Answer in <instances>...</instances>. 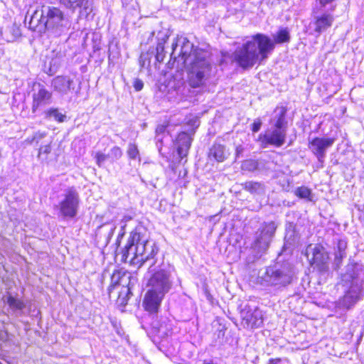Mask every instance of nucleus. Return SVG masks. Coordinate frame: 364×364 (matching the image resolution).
I'll use <instances>...</instances> for the list:
<instances>
[{
    "label": "nucleus",
    "mask_w": 364,
    "mask_h": 364,
    "mask_svg": "<svg viewBox=\"0 0 364 364\" xmlns=\"http://www.w3.org/2000/svg\"><path fill=\"white\" fill-rule=\"evenodd\" d=\"M289 40L290 36L287 29L280 30L274 36V41L266 35L257 33L235 50L233 59L242 68H252L268 58L275 43H287Z\"/></svg>",
    "instance_id": "f03ea898"
},
{
    "label": "nucleus",
    "mask_w": 364,
    "mask_h": 364,
    "mask_svg": "<svg viewBox=\"0 0 364 364\" xmlns=\"http://www.w3.org/2000/svg\"><path fill=\"white\" fill-rule=\"evenodd\" d=\"M50 151H51V147L49 144H48V145L42 146L39 149V153L48 154L50 152Z\"/></svg>",
    "instance_id": "c9c22d12"
},
{
    "label": "nucleus",
    "mask_w": 364,
    "mask_h": 364,
    "mask_svg": "<svg viewBox=\"0 0 364 364\" xmlns=\"http://www.w3.org/2000/svg\"><path fill=\"white\" fill-rule=\"evenodd\" d=\"M73 80L69 76L58 75L52 80L51 85L53 90L61 95H68L73 87Z\"/></svg>",
    "instance_id": "2eb2a0df"
},
{
    "label": "nucleus",
    "mask_w": 364,
    "mask_h": 364,
    "mask_svg": "<svg viewBox=\"0 0 364 364\" xmlns=\"http://www.w3.org/2000/svg\"><path fill=\"white\" fill-rule=\"evenodd\" d=\"M262 126V120L259 118L256 119L252 124V131L257 132Z\"/></svg>",
    "instance_id": "473e14b6"
},
{
    "label": "nucleus",
    "mask_w": 364,
    "mask_h": 364,
    "mask_svg": "<svg viewBox=\"0 0 364 364\" xmlns=\"http://www.w3.org/2000/svg\"><path fill=\"white\" fill-rule=\"evenodd\" d=\"M107 155L109 158H112L113 160H117L122 156V151L119 147L114 146L111 149Z\"/></svg>",
    "instance_id": "c756f323"
},
{
    "label": "nucleus",
    "mask_w": 364,
    "mask_h": 364,
    "mask_svg": "<svg viewBox=\"0 0 364 364\" xmlns=\"http://www.w3.org/2000/svg\"><path fill=\"white\" fill-rule=\"evenodd\" d=\"M164 46H162V43H158L156 47V58L157 61L162 62L165 58Z\"/></svg>",
    "instance_id": "7c9ffc66"
},
{
    "label": "nucleus",
    "mask_w": 364,
    "mask_h": 364,
    "mask_svg": "<svg viewBox=\"0 0 364 364\" xmlns=\"http://www.w3.org/2000/svg\"><path fill=\"white\" fill-rule=\"evenodd\" d=\"M32 98V112H36L39 107L50 103L52 92L48 90L43 85L34 83Z\"/></svg>",
    "instance_id": "f8f14e48"
},
{
    "label": "nucleus",
    "mask_w": 364,
    "mask_h": 364,
    "mask_svg": "<svg viewBox=\"0 0 364 364\" xmlns=\"http://www.w3.org/2000/svg\"><path fill=\"white\" fill-rule=\"evenodd\" d=\"M154 32L150 33H149V38H153V36H154Z\"/></svg>",
    "instance_id": "79ce46f5"
},
{
    "label": "nucleus",
    "mask_w": 364,
    "mask_h": 364,
    "mask_svg": "<svg viewBox=\"0 0 364 364\" xmlns=\"http://www.w3.org/2000/svg\"><path fill=\"white\" fill-rule=\"evenodd\" d=\"M364 269L357 264H349L346 272L341 276V285L345 294L341 300V305L350 308L361 297L363 291Z\"/></svg>",
    "instance_id": "39448f33"
},
{
    "label": "nucleus",
    "mask_w": 364,
    "mask_h": 364,
    "mask_svg": "<svg viewBox=\"0 0 364 364\" xmlns=\"http://www.w3.org/2000/svg\"><path fill=\"white\" fill-rule=\"evenodd\" d=\"M192 139L186 132H181L176 139L177 152L178 156L183 159L188 154L191 145Z\"/></svg>",
    "instance_id": "dca6fc26"
},
{
    "label": "nucleus",
    "mask_w": 364,
    "mask_h": 364,
    "mask_svg": "<svg viewBox=\"0 0 364 364\" xmlns=\"http://www.w3.org/2000/svg\"><path fill=\"white\" fill-rule=\"evenodd\" d=\"M0 364H1V363H0Z\"/></svg>",
    "instance_id": "a18cd8bd"
},
{
    "label": "nucleus",
    "mask_w": 364,
    "mask_h": 364,
    "mask_svg": "<svg viewBox=\"0 0 364 364\" xmlns=\"http://www.w3.org/2000/svg\"><path fill=\"white\" fill-rule=\"evenodd\" d=\"M274 117L271 119L270 124L274 129H269L264 134L259 135V141L263 147L272 145L276 147L282 146L287 136V122L285 121L286 109L283 107H277Z\"/></svg>",
    "instance_id": "423d86ee"
},
{
    "label": "nucleus",
    "mask_w": 364,
    "mask_h": 364,
    "mask_svg": "<svg viewBox=\"0 0 364 364\" xmlns=\"http://www.w3.org/2000/svg\"><path fill=\"white\" fill-rule=\"evenodd\" d=\"M335 138H320L316 137L309 143V149L321 161L324 158L326 150L335 142Z\"/></svg>",
    "instance_id": "ddd939ff"
},
{
    "label": "nucleus",
    "mask_w": 364,
    "mask_h": 364,
    "mask_svg": "<svg viewBox=\"0 0 364 364\" xmlns=\"http://www.w3.org/2000/svg\"><path fill=\"white\" fill-rule=\"evenodd\" d=\"M47 115L50 117H53L55 120L58 122H64L66 116L60 112H59L58 109H50L46 112Z\"/></svg>",
    "instance_id": "cd10ccee"
},
{
    "label": "nucleus",
    "mask_w": 364,
    "mask_h": 364,
    "mask_svg": "<svg viewBox=\"0 0 364 364\" xmlns=\"http://www.w3.org/2000/svg\"><path fill=\"white\" fill-rule=\"evenodd\" d=\"M243 151V148L242 146H238L236 148V155L238 156Z\"/></svg>",
    "instance_id": "ea45409f"
},
{
    "label": "nucleus",
    "mask_w": 364,
    "mask_h": 364,
    "mask_svg": "<svg viewBox=\"0 0 364 364\" xmlns=\"http://www.w3.org/2000/svg\"><path fill=\"white\" fill-rule=\"evenodd\" d=\"M79 195L77 192L70 188L65 194L64 199L60 203V210L64 217L73 218L76 215L79 206Z\"/></svg>",
    "instance_id": "9d476101"
},
{
    "label": "nucleus",
    "mask_w": 364,
    "mask_h": 364,
    "mask_svg": "<svg viewBox=\"0 0 364 364\" xmlns=\"http://www.w3.org/2000/svg\"><path fill=\"white\" fill-rule=\"evenodd\" d=\"M144 87V83L141 80L136 79L134 82V87L136 91H140Z\"/></svg>",
    "instance_id": "f704fd0d"
},
{
    "label": "nucleus",
    "mask_w": 364,
    "mask_h": 364,
    "mask_svg": "<svg viewBox=\"0 0 364 364\" xmlns=\"http://www.w3.org/2000/svg\"><path fill=\"white\" fill-rule=\"evenodd\" d=\"M319 1V3L322 6H325L326 4L331 3V1H333V0H318Z\"/></svg>",
    "instance_id": "58836bf2"
},
{
    "label": "nucleus",
    "mask_w": 364,
    "mask_h": 364,
    "mask_svg": "<svg viewBox=\"0 0 364 364\" xmlns=\"http://www.w3.org/2000/svg\"><path fill=\"white\" fill-rule=\"evenodd\" d=\"M127 153L130 159L141 161L139 151L136 144L134 143L129 144Z\"/></svg>",
    "instance_id": "a878e982"
},
{
    "label": "nucleus",
    "mask_w": 364,
    "mask_h": 364,
    "mask_svg": "<svg viewBox=\"0 0 364 364\" xmlns=\"http://www.w3.org/2000/svg\"><path fill=\"white\" fill-rule=\"evenodd\" d=\"M346 248L347 242L345 240H339L335 250L334 262L337 268L340 267L343 259L346 257Z\"/></svg>",
    "instance_id": "aec40b11"
},
{
    "label": "nucleus",
    "mask_w": 364,
    "mask_h": 364,
    "mask_svg": "<svg viewBox=\"0 0 364 364\" xmlns=\"http://www.w3.org/2000/svg\"><path fill=\"white\" fill-rule=\"evenodd\" d=\"M119 277H120L119 272L113 274V275L112 277V282L114 283V284H119Z\"/></svg>",
    "instance_id": "e433bc0d"
},
{
    "label": "nucleus",
    "mask_w": 364,
    "mask_h": 364,
    "mask_svg": "<svg viewBox=\"0 0 364 364\" xmlns=\"http://www.w3.org/2000/svg\"><path fill=\"white\" fill-rule=\"evenodd\" d=\"M277 226L274 222L265 223L262 225L256 232V239L253 244V248L257 252H265L274 235Z\"/></svg>",
    "instance_id": "6e6552de"
},
{
    "label": "nucleus",
    "mask_w": 364,
    "mask_h": 364,
    "mask_svg": "<svg viewBox=\"0 0 364 364\" xmlns=\"http://www.w3.org/2000/svg\"><path fill=\"white\" fill-rule=\"evenodd\" d=\"M295 194L301 198L304 199H308L309 200H311V191L309 188L307 187L301 186L298 188L296 191Z\"/></svg>",
    "instance_id": "bb28decb"
},
{
    "label": "nucleus",
    "mask_w": 364,
    "mask_h": 364,
    "mask_svg": "<svg viewBox=\"0 0 364 364\" xmlns=\"http://www.w3.org/2000/svg\"><path fill=\"white\" fill-rule=\"evenodd\" d=\"M170 33L169 31L167 29H162L159 31L157 33V40L158 43H162V46H164V43L166 42L168 38H169Z\"/></svg>",
    "instance_id": "c85d7f7f"
},
{
    "label": "nucleus",
    "mask_w": 364,
    "mask_h": 364,
    "mask_svg": "<svg viewBox=\"0 0 364 364\" xmlns=\"http://www.w3.org/2000/svg\"><path fill=\"white\" fill-rule=\"evenodd\" d=\"M164 297V295L148 289L143 300L145 310L150 313L157 312Z\"/></svg>",
    "instance_id": "4468645a"
},
{
    "label": "nucleus",
    "mask_w": 364,
    "mask_h": 364,
    "mask_svg": "<svg viewBox=\"0 0 364 364\" xmlns=\"http://www.w3.org/2000/svg\"><path fill=\"white\" fill-rule=\"evenodd\" d=\"M242 317L251 328L259 327L263 323L262 312L258 309L243 313Z\"/></svg>",
    "instance_id": "a211bd4d"
},
{
    "label": "nucleus",
    "mask_w": 364,
    "mask_h": 364,
    "mask_svg": "<svg viewBox=\"0 0 364 364\" xmlns=\"http://www.w3.org/2000/svg\"><path fill=\"white\" fill-rule=\"evenodd\" d=\"M245 190L252 194L262 195L264 193V186L262 183L254 181H247L243 184Z\"/></svg>",
    "instance_id": "4be33fe9"
},
{
    "label": "nucleus",
    "mask_w": 364,
    "mask_h": 364,
    "mask_svg": "<svg viewBox=\"0 0 364 364\" xmlns=\"http://www.w3.org/2000/svg\"><path fill=\"white\" fill-rule=\"evenodd\" d=\"M61 4L64 5L66 8L75 10L77 8L85 6L87 4L86 0H58Z\"/></svg>",
    "instance_id": "5701e85b"
},
{
    "label": "nucleus",
    "mask_w": 364,
    "mask_h": 364,
    "mask_svg": "<svg viewBox=\"0 0 364 364\" xmlns=\"http://www.w3.org/2000/svg\"><path fill=\"white\" fill-rule=\"evenodd\" d=\"M95 158L96 159L97 164L98 166H101L102 164L105 161V160L109 158L108 155L102 154L101 152H97L95 154Z\"/></svg>",
    "instance_id": "2f4dec72"
},
{
    "label": "nucleus",
    "mask_w": 364,
    "mask_h": 364,
    "mask_svg": "<svg viewBox=\"0 0 364 364\" xmlns=\"http://www.w3.org/2000/svg\"><path fill=\"white\" fill-rule=\"evenodd\" d=\"M70 21L64 13L54 6H43L30 17L28 28L39 32L45 30L50 36L58 37L70 28Z\"/></svg>",
    "instance_id": "7ed1b4c3"
},
{
    "label": "nucleus",
    "mask_w": 364,
    "mask_h": 364,
    "mask_svg": "<svg viewBox=\"0 0 364 364\" xmlns=\"http://www.w3.org/2000/svg\"><path fill=\"white\" fill-rule=\"evenodd\" d=\"M2 38L7 42H13L21 36L20 28L16 24H11L1 31Z\"/></svg>",
    "instance_id": "6ab92c4d"
},
{
    "label": "nucleus",
    "mask_w": 364,
    "mask_h": 364,
    "mask_svg": "<svg viewBox=\"0 0 364 364\" xmlns=\"http://www.w3.org/2000/svg\"><path fill=\"white\" fill-rule=\"evenodd\" d=\"M125 289H126L125 290L127 292H128L129 291V289H128V288H125Z\"/></svg>",
    "instance_id": "c03bdc74"
},
{
    "label": "nucleus",
    "mask_w": 364,
    "mask_h": 364,
    "mask_svg": "<svg viewBox=\"0 0 364 364\" xmlns=\"http://www.w3.org/2000/svg\"><path fill=\"white\" fill-rule=\"evenodd\" d=\"M166 129V125L160 124V125L157 126V127L156 129V137H157V140L158 141H161V140L159 138V136H160L161 134H163V133L165 132Z\"/></svg>",
    "instance_id": "72a5a7b5"
},
{
    "label": "nucleus",
    "mask_w": 364,
    "mask_h": 364,
    "mask_svg": "<svg viewBox=\"0 0 364 364\" xmlns=\"http://www.w3.org/2000/svg\"><path fill=\"white\" fill-rule=\"evenodd\" d=\"M157 251L155 244L149 240L146 231L136 229L130 233L122 252V258L125 262L140 267L146 261L153 258Z\"/></svg>",
    "instance_id": "20e7f679"
},
{
    "label": "nucleus",
    "mask_w": 364,
    "mask_h": 364,
    "mask_svg": "<svg viewBox=\"0 0 364 364\" xmlns=\"http://www.w3.org/2000/svg\"><path fill=\"white\" fill-rule=\"evenodd\" d=\"M45 136H46V133L37 132L33 136V140H35V139L40 140Z\"/></svg>",
    "instance_id": "4c0bfd02"
},
{
    "label": "nucleus",
    "mask_w": 364,
    "mask_h": 364,
    "mask_svg": "<svg viewBox=\"0 0 364 364\" xmlns=\"http://www.w3.org/2000/svg\"><path fill=\"white\" fill-rule=\"evenodd\" d=\"M116 228V226L114 225L113 228H112V231Z\"/></svg>",
    "instance_id": "37998d69"
},
{
    "label": "nucleus",
    "mask_w": 364,
    "mask_h": 364,
    "mask_svg": "<svg viewBox=\"0 0 364 364\" xmlns=\"http://www.w3.org/2000/svg\"><path fill=\"white\" fill-rule=\"evenodd\" d=\"M306 255L307 257H309V255H312L309 260L311 263L315 264L320 271L327 270L329 257L327 252L322 246L319 245H315L314 246L311 245H309L306 250Z\"/></svg>",
    "instance_id": "9b49d317"
},
{
    "label": "nucleus",
    "mask_w": 364,
    "mask_h": 364,
    "mask_svg": "<svg viewBox=\"0 0 364 364\" xmlns=\"http://www.w3.org/2000/svg\"><path fill=\"white\" fill-rule=\"evenodd\" d=\"M172 286L169 274L165 270L156 272L149 279L147 287L149 289L164 295L168 292Z\"/></svg>",
    "instance_id": "1a4fd4ad"
},
{
    "label": "nucleus",
    "mask_w": 364,
    "mask_h": 364,
    "mask_svg": "<svg viewBox=\"0 0 364 364\" xmlns=\"http://www.w3.org/2000/svg\"><path fill=\"white\" fill-rule=\"evenodd\" d=\"M65 53L61 50V48H57L56 49L53 50L50 55L51 65L54 66V68L58 67Z\"/></svg>",
    "instance_id": "b1692460"
},
{
    "label": "nucleus",
    "mask_w": 364,
    "mask_h": 364,
    "mask_svg": "<svg viewBox=\"0 0 364 364\" xmlns=\"http://www.w3.org/2000/svg\"><path fill=\"white\" fill-rule=\"evenodd\" d=\"M333 21V17L331 14H324L321 16H317L314 22V31L321 33L331 26Z\"/></svg>",
    "instance_id": "f3484780"
},
{
    "label": "nucleus",
    "mask_w": 364,
    "mask_h": 364,
    "mask_svg": "<svg viewBox=\"0 0 364 364\" xmlns=\"http://www.w3.org/2000/svg\"><path fill=\"white\" fill-rule=\"evenodd\" d=\"M279 361H280V359H277V360L271 359L268 364H277Z\"/></svg>",
    "instance_id": "a19ab883"
},
{
    "label": "nucleus",
    "mask_w": 364,
    "mask_h": 364,
    "mask_svg": "<svg viewBox=\"0 0 364 364\" xmlns=\"http://www.w3.org/2000/svg\"><path fill=\"white\" fill-rule=\"evenodd\" d=\"M171 58H181L188 70V83L191 87H200L205 85L210 75L211 64L209 53L194 48L185 37H177L172 43Z\"/></svg>",
    "instance_id": "f257e3e1"
},
{
    "label": "nucleus",
    "mask_w": 364,
    "mask_h": 364,
    "mask_svg": "<svg viewBox=\"0 0 364 364\" xmlns=\"http://www.w3.org/2000/svg\"><path fill=\"white\" fill-rule=\"evenodd\" d=\"M6 303L11 309L15 310H21L25 306L23 302L21 300L16 299L11 295H9L6 297Z\"/></svg>",
    "instance_id": "393cba45"
},
{
    "label": "nucleus",
    "mask_w": 364,
    "mask_h": 364,
    "mask_svg": "<svg viewBox=\"0 0 364 364\" xmlns=\"http://www.w3.org/2000/svg\"><path fill=\"white\" fill-rule=\"evenodd\" d=\"M208 157L210 160L213 159L218 162H223L227 157L225 147L221 144H214L210 149Z\"/></svg>",
    "instance_id": "412c9836"
},
{
    "label": "nucleus",
    "mask_w": 364,
    "mask_h": 364,
    "mask_svg": "<svg viewBox=\"0 0 364 364\" xmlns=\"http://www.w3.org/2000/svg\"><path fill=\"white\" fill-rule=\"evenodd\" d=\"M292 277L291 269L289 266H284L281 268L269 267L259 277L263 284L281 287L289 284Z\"/></svg>",
    "instance_id": "0eeeda50"
}]
</instances>
